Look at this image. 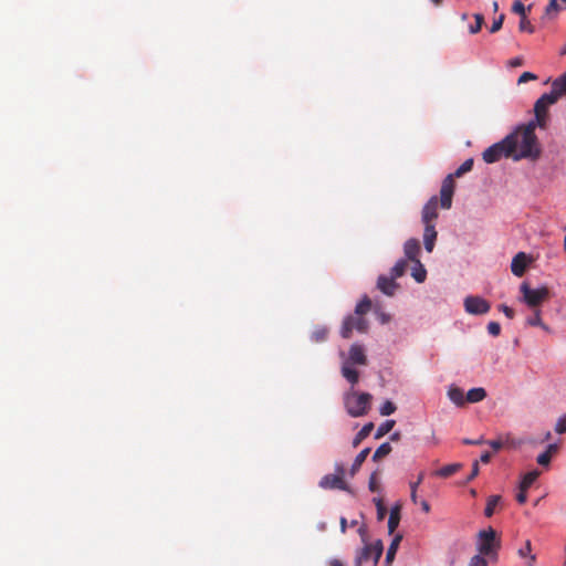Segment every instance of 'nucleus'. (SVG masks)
<instances>
[{"label":"nucleus","instance_id":"1","mask_svg":"<svg viewBox=\"0 0 566 566\" xmlns=\"http://www.w3.org/2000/svg\"><path fill=\"white\" fill-rule=\"evenodd\" d=\"M535 122L517 127L510 135H515L516 150L513 154L515 161L527 158L537 159L541 155V147L535 135Z\"/></svg>","mask_w":566,"mask_h":566},{"label":"nucleus","instance_id":"2","mask_svg":"<svg viewBox=\"0 0 566 566\" xmlns=\"http://www.w3.org/2000/svg\"><path fill=\"white\" fill-rule=\"evenodd\" d=\"M515 135H507L499 143L488 147L482 153V158L486 164H494L501 158H513V154L516 150Z\"/></svg>","mask_w":566,"mask_h":566},{"label":"nucleus","instance_id":"3","mask_svg":"<svg viewBox=\"0 0 566 566\" xmlns=\"http://www.w3.org/2000/svg\"><path fill=\"white\" fill-rule=\"evenodd\" d=\"M371 399L373 396L370 394L357 392L352 389L345 394V408L352 417H361L368 412Z\"/></svg>","mask_w":566,"mask_h":566},{"label":"nucleus","instance_id":"4","mask_svg":"<svg viewBox=\"0 0 566 566\" xmlns=\"http://www.w3.org/2000/svg\"><path fill=\"white\" fill-rule=\"evenodd\" d=\"M523 295V301L531 308H538V306L549 298V290L546 286L539 289H532L524 282L520 286Z\"/></svg>","mask_w":566,"mask_h":566},{"label":"nucleus","instance_id":"5","mask_svg":"<svg viewBox=\"0 0 566 566\" xmlns=\"http://www.w3.org/2000/svg\"><path fill=\"white\" fill-rule=\"evenodd\" d=\"M382 552L384 545L380 539L375 541L373 544H365L364 547L357 552L355 557V566H361L370 558H373L374 566H376L382 555Z\"/></svg>","mask_w":566,"mask_h":566},{"label":"nucleus","instance_id":"6","mask_svg":"<svg viewBox=\"0 0 566 566\" xmlns=\"http://www.w3.org/2000/svg\"><path fill=\"white\" fill-rule=\"evenodd\" d=\"M479 552L480 555L490 556L495 554L500 548V539L496 538V533L492 527L489 530L481 531L479 533Z\"/></svg>","mask_w":566,"mask_h":566},{"label":"nucleus","instance_id":"7","mask_svg":"<svg viewBox=\"0 0 566 566\" xmlns=\"http://www.w3.org/2000/svg\"><path fill=\"white\" fill-rule=\"evenodd\" d=\"M335 470V474H326L321 479L318 483L319 488L325 490L349 491V488L343 478L345 473L343 465L337 464Z\"/></svg>","mask_w":566,"mask_h":566},{"label":"nucleus","instance_id":"8","mask_svg":"<svg viewBox=\"0 0 566 566\" xmlns=\"http://www.w3.org/2000/svg\"><path fill=\"white\" fill-rule=\"evenodd\" d=\"M556 101L548 93L543 94L534 105L535 113V127L545 128L547 124V109L551 105L555 104Z\"/></svg>","mask_w":566,"mask_h":566},{"label":"nucleus","instance_id":"9","mask_svg":"<svg viewBox=\"0 0 566 566\" xmlns=\"http://www.w3.org/2000/svg\"><path fill=\"white\" fill-rule=\"evenodd\" d=\"M356 329L359 333H366L368 329V322L365 317L358 315H348L342 325L340 335L343 338H349L353 331Z\"/></svg>","mask_w":566,"mask_h":566},{"label":"nucleus","instance_id":"10","mask_svg":"<svg viewBox=\"0 0 566 566\" xmlns=\"http://www.w3.org/2000/svg\"><path fill=\"white\" fill-rule=\"evenodd\" d=\"M463 305L465 312L471 315H483L486 314L491 308V304L486 300L474 295L467 296L464 298Z\"/></svg>","mask_w":566,"mask_h":566},{"label":"nucleus","instance_id":"11","mask_svg":"<svg viewBox=\"0 0 566 566\" xmlns=\"http://www.w3.org/2000/svg\"><path fill=\"white\" fill-rule=\"evenodd\" d=\"M454 178L453 175H448L441 185L440 189V206L443 209H450L452 206V197L454 193Z\"/></svg>","mask_w":566,"mask_h":566},{"label":"nucleus","instance_id":"12","mask_svg":"<svg viewBox=\"0 0 566 566\" xmlns=\"http://www.w3.org/2000/svg\"><path fill=\"white\" fill-rule=\"evenodd\" d=\"M438 198L433 196L423 206L421 212V220L423 224H434L433 221L438 218Z\"/></svg>","mask_w":566,"mask_h":566},{"label":"nucleus","instance_id":"13","mask_svg":"<svg viewBox=\"0 0 566 566\" xmlns=\"http://www.w3.org/2000/svg\"><path fill=\"white\" fill-rule=\"evenodd\" d=\"M346 363H348V365H367L368 360L364 347L359 344H353L349 348V356Z\"/></svg>","mask_w":566,"mask_h":566},{"label":"nucleus","instance_id":"14","mask_svg":"<svg viewBox=\"0 0 566 566\" xmlns=\"http://www.w3.org/2000/svg\"><path fill=\"white\" fill-rule=\"evenodd\" d=\"M377 287L386 295L392 296L398 287L392 276L380 275L377 281Z\"/></svg>","mask_w":566,"mask_h":566},{"label":"nucleus","instance_id":"15","mask_svg":"<svg viewBox=\"0 0 566 566\" xmlns=\"http://www.w3.org/2000/svg\"><path fill=\"white\" fill-rule=\"evenodd\" d=\"M527 266V255L524 252H518L512 260L511 271L516 276H522Z\"/></svg>","mask_w":566,"mask_h":566},{"label":"nucleus","instance_id":"16","mask_svg":"<svg viewBox=\"0 0 566 566\" xmlns=\"http://www.w3.org/2000/svg\"><path fill=\"white\" fill-rule=\"evenodd\" d=\"M403 252L411 262L419 260L420 243L419 240L411 238L405 242Z\"/></svg>","mask_w":566,"mask_h":566},{"label":"nucleus","instance_id":"17","mask_svg":"<svg viewBox=\"0 0 566 566\" xmlns=\"http://www.w3.org/2000/svg\"><path fill=\"white\" fill-rule=\"evenodd\" d=\"M548 94L553 96L556 102L566 94V72L553 81L552 90Z\"/></svg>","mask_w":566,"mask_h":566},{"label":"nucleus","instance_id":"18","mask_svg":"<svg viewBox=\"0 0 566 566\" xmlns=\"http://www.w3.org/2000/svg\"><path fill=\"white\" fill-rule=\"evenodd\" d=\"M423 226H424V230H423L424 249L428 252H432L434 244H436L438 233L436 231L434 224H423Z\"/></svg>","mask_w":566,"mask_h":566},{"label":"nucleus","instance_id":"19","mask_svg":"<svg viewBox=\"0 0 566 566\" xmlns=\"http://www.w3.org/2000/svg\"><path fill=\"white\" fill-rule=\"evenodd\" d=\"M448 397L449 399L457 406L459 407H462L464 406V403L467 402L465 401V396H464V392L461 388L459 387H455V386H451L448 390Z\"/></svg>","mask_w":566,"mask_h":566},{"label":"nucleus","instance_id":"20","mask_svg":"<svg viewBox=\"0 0 566 566\" xmlns=\"http://www.w3.org/2000/svg\"><path fill=\"white\" fill-rule=\"evenodd\" d=\"M400 522V505L396 504L391 507L389 520H388V532L389 534H392L396 528L398 527Z\"/></svg>","mask_w":566,"mask_h":566},{"label":"nucleus","instance_id":"21","mask_svg":"<svg viewBox=\"0 0 566 566\" xmlns=\"http://www.w3.org/2000/svg\"><path fill=\"white\" fill-rule=\"evenodd\" d=\"M486 397V391L482 387L472 388L465 395V401L475 403L482 401Z\"/></svg>","mask_w":566,"mask_h":566},{"label":"nucleus","instance_id":"22","mask_svg":"<svg viewBox=\"0 0 566 566\" xmlns=\"http://www.w3.org/2000/svg\"><path fill=\"white\" fill-rule=\"evenodd\" d=\"M342 375L352 386H355L359 380V373L352 368L348 363H344L342 366Z\"/></svg>","mask_w":566,"mask_h":566},{"label":"nucleus","instance_id":"23","mask_svg":"<svg viewBox=\"0 0 566 566\" xmlns=\"http://www.w3.org/2000/svg\"><path fill=\"white\" fill-rule=\"evenodd\" d=\"M402 539V535L401 534H396L394 539L391 541L388 549H387V553H386V564H391L395 559V556H396V553H397V549L399 547V544Z\"/></svg>","mask_w":566,"mask_h":566},{"label":"nucleus","instance_id":"24","mask_svg":"<svg viewBox=\"0 0 566 566\" xmlns=\"http://www.w3.org/2000/svg\"><path fill=\"white\" fill-rule=\"evenodd\" d=\"M373 429H374L373 422H368V423L364 424L363 428L355 436V438L353 440V447L357 448L363 442V440H365L370 434Z\"/></svg>","mask_w":566,"mask_h":566},{"label":"nucleus","instance_id":"25","mask_svg":"<svg viewBox=\"0 0 566 566\" xmlns=\"http://www.w3.org/2000/svg\"><path fill=\"white\" fill-rule=\"evenodd\" d=\"M369 452H370V448H365L356 455V458L352 464V468H350L352 475L356 474V472L360 469L361 464L365 462Z\"/></svg>","mask_w":566,"mask_h":566},{"label":"nucleus","instance_id":"26","mask_svg":"<svg viewBox=\"0 0 566 566\" xmlns=\"http://www.w3.org/2000/svg\"><path fill=\"white\" fill-rule=\"evenodd\" d=\"M461 468H462L461 463L448 464V465L442 467L438 471H436V475H438L440 478H449V476L453 475L454 473H457Z\"/></svg>","mask_w":566,"mask_h":566},{"label":"nucleus","instance_id":"27","mask_svg":"<svg viewBox=\"0 0 566 566\" xmlns=\"http://www.w3.org/2000/svg\"><path fill=\"white\" fill-rule=\"evenodd\" d=\"M413 263L415 266L412 269L411 275L418 283H422L427 277V271L420 260L413 261Z\"/></svg>","mask_w":566,"mask_h":566},{"label":"nucleus","instance_id":"28","mask_svg":"<svg viewBox=\"0 0 566 566\" xmlns=\"http://www.w3.org/2000/svg\"><path fill=\"white\" fill-rule=\"evenodd\" d=\"M502 497L500 495H491L488 499L484 515L491 517L494 514L495 507L500 504Z\"/></svg>","mask_w":566,"mask_h":566},{"label":"nucleus","instance_id":"29","mask_svg":"<svg viewBox=\"0 0 566 566\" xmlns=\"http://www.w3.org/2000/svg\"><path fill=\"white\" fill-rule=\"evenodd\" d=\"M371 308V301L368 296H364L361 301L356 305L355 314L364 317Z\"/></svg>","mask_w":566,"mask_h":566},{"label":"nucleus","instance_id":"30","mask_svg":"<svg viewBox=\"0 0 566 566\" xmlns=\"http://www.w3.org/2000/svg\"><path fill=\"white\" fill-rule=\"evenodd\" d=\"M538 476H539L538 470H533V471L527 472L526 474H524V476L520 483V489L527 490L536 481V479Z\"/></svg>","mask_w":566,"mask_h":566},{"label":"nucleus","instance_id":"31","mask_svg":"<svg viewBox=\"0 0 566 566\" xmlns=\"http://www.w3.org/2000/svg\"><path fill=\"white\" fill-rule=\"evenodd\" d=\"M533 310H534V314H533V316L527 318V324L531 326H539L544 331L548 332L549 331L548 326L546 324H544L542 321L541 310L539 308H533Z\"/></svg>","mask_w":566,"mask_h":566},{"label":"nucleus","instance_id":"32","mask_svg":"<svg viewBox=\"0 0 566 566\" xmlns=\"http://www.w3.org/2000/svg\"><path fill=\"white\" fill-rule=\"evenodd\" d=\"M391 450L392 448L389 442L381 443L374 452L373 460L375 462L379 461L380 459L387 457L391 452Z\"/></svg>","mask_w":566,"mask_h":566},{"label":"nucleus","instance_id":"33","mask_svg":"<svg viewBox=\"0 0 566 566\" xmlns=\"http://www.w3.org/2000/svg\"><path fill=\"white\" fill-rule=\"evenodd\" d=\"M472 167H473V158H469V159L464 160L460 165V167L452 174L453 178H460L464 174L471 171Z\"/></svg>","mask_w":566,"mask_h":566},{"label":"nucleus","instance_id":"34","mask_svg":"<svg viewBox=\"0 0 566 566\" xmlns=\"http://www.w3.org/2000/svg\"><path fill=\"white\" fill-rule=\"evenodd\" d=\"M532 8L533 3L525 7L520 0H516L512 6V11L516 14H520L521 19H523V17H526L527 12H531Z\"/></svg>","mask_w":566,"mask_h":566},{"label":"nucleus","instance_id":"35","mask_svg":"<svg viewBox=\"0 0 566 566\" xmlns=\"http://www.w3.org/2000/svg\"><path fill=\"white\" fill-rule=\"evenodd\" d=\"M395 420H387L384 423H381L375 433V439H380L385 434H387L395 426Z\"/></svg>","mask_w":566,"mask_h":566},{"label":"nucleus","instance_id":"36","mask_svg":"<svg viewBox=\"0 0 566 566\" xmlns=\"http://www.w3.org/2000/svg\"><path fill=\"white\" fill-rule=\"evenodd\" d=\"M407 269V261L399 260L391 269V275L395 280L402 276Z\"/></svg>","mask_w":566,"mask_h":566},{"label":"nucleus","instance_id":"37","mask_svg":"<svg viewBox=\"0 0 566 566\" xmlns=\"http://www.w3.org/2000/svg\"><path fill=\"white\" fill-rule=\"evenodd\" d=\"M473 18L475 20V23L469 27V32L471 34H476L482 29V25L484 23V15L482 13H474Z\"/></svg>","mask_w":566,"mask_h":566},{"label":"nucleus","instance_id":"38","mask_svg":"<svg viewBox=\"0 0 566 566\" xmlns=\"http://www.w3.org/2000/svg\"><path fill=\"white\" fill-rule=\"evenodd\" d=\"M327 335H328V331L326 327H317L314 329V332L312 333V340L315 342V343H321V342H324L326 340L327 338Z\"/></svg>","mask_w":566,"mask_h":566},{"label":"nucleus","instance_id":"39","mask_svg":"<svg viewBox=\"0 0 566 566\" xmlns=\"http://www.w3.org/2000/svg\"><path fill=\"white\" fill-rule=\"evenodd\" d=\"M558 11H559V6L557 3V0L549 1L545 8L543 18L551 19V18L555 17Z\"/></svg>","mask_w":566,"mask_h":566},{"label":"nucleus","instance_id":"40","mask_svg":"<svg viewBox=\"0 0 566 566\" xmlns=\"http://www.w3.org/2000/svg\"><path fill=\"white\" fill-rule=\"evenodd\" d=\"M532 545L531 541H526L525 546L518 549V555L521 557H530L528 566H533V563L535 562V555L531 554Z\"/></svg>","mask_w":566,"mask_h":566},{"label":"nucleus","instance_id":"41","mask_svg":"<svg viewBox=\"0 0 566 566\" xmlns=\"http://www.w3.org/2000/svg\"><path fill=\"white\" fill-rule=\"evenodd\" d=\"M424 478V473H420L417 481L410 483V499L416 504L418 502V495L416 492V488L422 482Z\"/></svg>","mask_w":566,"mask_h":566},{"label":"nucleus","instance_id":"42","mask_svg":"<svg viewBox=\"0 0 566 566\" xmlns=\"http://www.w3.org/2000/svg\"><path fill=\"white\" fill-rule=\"evenodd\" d=\"M374 503L376 505V509H377V518L378 521H382L386 516V513H387V510L384 505V502H382V499L380 497H375L374 500Z\"/></svg>","mask_w":566,"mask_h":566},{"label":"nucleus","instance_id":"43","mask_svg":"<svg viewBox=\"0 0 566 566\" xmlns=\"http://www.w3.org/2000/svg\"><path fill=\"white\" fill-rule=\"evenodd\" d=\"M396 406L392 401L386 400L382 406L380 407V415L381 416H390L396 411Z\"/></svg>","mask_w":566,"mask_h":566},{"label":"nucleus","instance_id":"44","mask_svg":"<svg viewBox=\"0 0 566 566\" xmlns=\"http://www.w3.org/2000/svg\"><path fill=\"white\" fill-rule=\"evenodd\" d=\"M518 29L522 32H528V33L534 32V27L532 25V23L530 22L527 17H523V19L520 20Z\"/></svg>","mask_w":566,"mask_h":566},{"label":"nucleus","instance_id":"45","mask_svg":"<svg viewBox=\"0 0 566 566\" xmlns=\"http://www.w3.org/2000/svg\"><path fill=\"white\" fill-rule=\"evenodd\" d=\"M469 566H488L486 559L483 555H474L469 563Z\"/></svg>","mask_w":566,"mask_h":566},{"label":"nucleus","instance_id":"46","mask_svg":"<svg viewBox=\"0 0 566 566\" xmlns=\"http://www.w3.org/2000/svg\"><path fill=\"white\" fill-rule=\"evenodd\" d=\"M505 19L504 14H500L497 19H495L490 28L491 33H495L501 30L503 25V21Z\"/></svg>","mask_w":566,"mask_h":566},{"label":"nucleus","instance_id":"47","mask_svg":"<svg viewBox=\"0 0 566 566\" xmlns=\"http://www.w3.org/2000/svg\"><path fill=\"white\" fill-rule=\"evenodd\" d=\"M488 332L490 335L496 337L501 333V325L497 322H490L488 324Z\"/></svg>","mask_w":566,"mask_h":566},{"label":"nucleus","instance_id":"48","mask_svg":"<svg viewBox=\"0 0 566 566\" xmlns=\"http://www.w3.org/2000/svg\"><path fill=\"white\" fill-rule=\"evenodd\" d=\"M535 80H537V75H535L534 73H531V72H524L520 75L517 83L523 84L528 81H535Z\"/></svg>","mask_w":566,"mask_h":566},{"label":"nucleus","instance_id":"49","mask_svg":"<svg viewBox=\"0 0 566 566\" xmlns=\"http://www.w3.org/2000/svg\"><path fill=\"white\" fill-rule=\"evenodd\" d=\"M555 431L559 434L566 432V415L557 420Z\"/></svg>","mask_w":566,"mask_h":566},{"label":"nucleus","instance_id":"50","mask_svg":"<svg viewBox=\"0 0 566 566\" xmlns=\"http://www.w3.org/2000/svg\"><path fill=\"white\" fill-rule=\"evenodd\" d=\"M536 460L539 465L546 467L551 463L552 457L548 454V452H543L537 457Z\"/></svg>","mask_w":566,"mask_h":566},{"label":"nucleus","instance_id":"51","mask_svg":"<svg viewBox=\"0 0 566 566\" xmlns=\"http://www.w3.org/2000/svg\"><path fill=\"white\" fill-rule=\"evenodd\" d=\"M499 310L502 311L507 318L512 319L514 317V310L511 308L510 306L501 304L499 306Z\"/></svg>","mask_w":566,"mask_h":566},{"label":"nucleus","instance_id":"52","mask_svg":"<svg viewBox=\"0 0 566 566\" xmlns=\"http://www.w3.org/2000/svg\"><path fill=\"white\" fill-rule=\"evenodd\" d=\"M368 488L371 492H377L379 490L376 473H373L369 479Z\"/></svg>","mask_w":566,"mask_h":566},{"label":"nucleus","instance_id":"53","mask_svg":"<svg viewBox=\"0 0 566 566\" xmlns=\"http://www.w3.org/2000/svg\"><path fill=\"white\" fill-rule=\"evenodd\" d=\"M479 474V462L474 461L472 464V471H470V475L467 479V482L472 481L474 478H476Z\"/></svg>","mask_w":566,"mask_h":566},{"label":"nucleus","instance_id":"54","mask_svg":"<svg viewBox=\"0 0 566 566\" xmlns=\"http://www.w3.org/2000/svg\"><path fill=\"white\" fill-rule=\"evenodd\" d=\"M358 534L360 535L361 542H363L364 544H368L367 526H366L365 524H363V525L358 528Z\"/></svg>","mask_w":566,"mask_h":566},{"label":"nucleus","instance_id":"55","mask_svg":"<svg viewBox=\"0 0 566 566\" xmlns=\"http://www.w3.org/2000/svg\"><path fill=\"white\" fill-rule=\"evenodd\" d=\"M526 489H520V492L516 494V501L520 503V504H524L527 500V495H526Z\"/></svg>","mask_w":566,"mask_h":566},{"label":"nucleus","instance_id":"56","mask_svg":"<svg viewBox=\"0 0 566 566\" xmlns=\"http://www.w3.org/2000/svg\"><path fill=\"white\" fill-rule=\"evenodd\" d=\"M523 63H524V60H523L522 57H520V56H516V57H514V59H512V60L510 61V65H511L512 67L522 66V65H523Z\"/></svg>","mask_w":566,"mask_h":566},{"label":"nucleus","instance_id":"57","mask_svg":"<svg viewBox=\"0 0 566 566\" xmlns=\"http://www.w3.org/2000/svg\"><path fill=\"white\" fill-rule=\"evenodd\" d=\"M488 443L491 446V448L494 451H499L503 447V443L500 440H492V441H489Z\"/></svg>","mask_w":566,"mask_h":566},{"label":"nucleus","instance_id":"58","mask_svg":"<svg viewBox=\"0 0 566 566\" xmlns=\"http://www.w3.org/2000/svg\"><path fill=\"white\" fill-rule=\"evenodd\" d=\"M462 442L468 446H479V444L483 443V440L482 439L472 440V439L465 438L462 440Z\"/></svg>","mask_w":566,"mask_h":566},{"label":"nucleus","instance_id":"59","mask_svg":"<svg viewBox=\"0 0 566 566\" xmlns=\"http://www.w3.org/2000/svg\"><path fill=\"white\" fill-rule=\"evenodd\" d=\"M490 460H491V453H490V452H488V451H486V452H484V453H482V454H481V457H480V461H481L482 463H489V462H490Z\"/></svg>","mask_w":566,"mask_h":566},{"label":"nucleus","instance_id":"60","mask_svg":"<svg viewBox=\"0 0 566 566\" xmlns=\"http://www.w3.org/2000/svg\"><path fill=\"white\" fill-rule=\"evenodd\" d=\"M339 526H340V532L343 534H345L347 531V520L345 517H340Z\"/></svg>","mask_w":566,"mask_h":566},{"label":"nucleus","instance_id":"61","mask_svg":"<svg viewBox=\"0 0 566 566\" xmlns=\"http://www.w3.org/2000/svg\"><path fill=\"white\" fill-rule=\"evenodd\" d=\"M557 450H558L557 444H554V443H553V444H549V446L547 447V449H546V451H545V452H548V454H551V457H553V454H554V453H556V452H557Z\"/></svg>","mask_w":566,"mask_h":566},{"label":"nucleus","instance_id":"62","mask_svg":"<svg viewBox=\"0 0 566 566\" xmlns=\"http://www.w3.org/2000/svg\"><path fill=\"white\" fill-rule=\"evenodd\" d=\"M420 505H421V509L424 513H429L430 512V504L426 501V500H422L420 502Z\"/></svg>","mask_w":566,"mask_h":566},{"label":"nucleus","instance_id":"63","mask_svg":"<svg viewBox=\"0 0 566 566\" xmlns=\"http://www.w3.org/2000/svg\"><path fill=\"white\" fill-rule=\"evenodd\" d=\"M329 566H344L339 559H332Z\"/></svg>","mask_w":566,"mask_h":566},{"label":"nucleus","instance_id":"64","mask_svg":"<svg viewBox=\"0 0 566 566\" xmlns=\"http://www.w3.org/2000/svg\"><path fill=\"white\" fill-rule=\"evenodd\" d=\"M436 7H439L442 4L443 0H430Z\"/></svg>","mask_w":566,"mask_h":566}]
</instances>
